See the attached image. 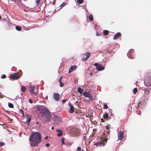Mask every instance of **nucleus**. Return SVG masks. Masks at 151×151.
Listing matches in <instances>:
<instances>
[{
	"label": "nucleus",
	"instance_id": "603ef678",
	"mask_svg": "<svg viewBox=\"0 0 151 151\" xmlns=\"http://www.w3.org/2000/svg\"><path fill=\"white\" fill-rule=\"evenodd\" d=\"M47 98H48L47 96V97H46V98H45V99H47Z\"/></svg>",
	"mask_w": 151,
	"mask_h": 151
},
{
	"label": "nucleus",
	"instance_id": "6e6552de",
	"mask_svg": "<svg viewBox=\"0 0 151 151\" xmlns=\"http://www.w3.org/2000/svg\"><path fill=\"white\" fill-rule=\"evenodd\" d=\"M53 119L54 122L58 123L60 122L61 118L60 117H59L58 116L54 115Z\"/></svg>",
	"mask_w": 151,
	"mask_h": 151
},
{
	"label": "nucleus",
	"instance_id": "3c124183",
	"mask_svg": "<svg viewBox=\"0 0 151 151\" xmlns=\"http://www.w3.org/2000/svg\"><path fill=\"white\" fill-rule=\"evenodd\" d=\"M139 105H140V103H139V104H138V107H139Z\"/></svg>",
	"mask_w": 151,
	"mask_h": 151
},
{
	"label": "nucleus",
	"instance_id": "a19ab883",
	"mask_svg": "<svg viewBox=\"0 0 151 151\" xmlns=\"http://www.w3.org/2000/svg\"><path fill=\"white\" fill-rule=\"evenodd\" d=\"M29 102L31 104L33 103V102L32 101V100L31 99L29 100Z\"/></svg>",
	"mask_w": 151,
	"mask_h": 151
},
{
	"label": "nucleus",
	"instance_id": "a18cd8bd",
	"mask_svg": "<svg viewBox=\"0 0 151 151\" xmlns=\"http://www.w3.org/2000/svg\"><path fill=\"white\" fill-rule=\"evenodd\" d=\"M101 121L102 122H104V119H101Z\"/></svg>",
	"mask_w": 151,
	"mask_h": 151
},
{
	"label": "nucleus",
	"instance_id": "37998d69",
	"mask_svg": "<svg viewBox=\"0 0 151 151\" xmlns=\"http://www.w3.org/2000/svg\"><path fill=\"white\" fill-rule=\"evenodd\" d=\"M46 146L47 147H48L49 146H50V145L49 143H47L46 144Z\"/></svg>",
	"mask_w": 151,
	"mask_h": 151
},
{
	"label": "nucleus",
	"instance_id": "72a5a7b5",
	"mask_svg": "<svg viewBox=\"0 0 151 151\" xmlns=\"http://www.w3.org/2000/svg\"><path fill=\"white\" fill-rule=\"evenodd\" d=\"M40 0H36V3L37 5H38L40 3Z\"/></svg>",
	"mask_w": 151,
	"mask_h": 151
},
{
	"label": "nucleus",
	"instance_id": "6ab92c4d",
	"mask_svg": "<svg viewBox=\"0 0 151 151\" xmlns=\"http://www.w3.org/2000/svg\"><path fill=\"white\" fill-rule=\"evenodd\" d=\"M69 112L70 113H73L74 112V107L73 106L71 105L70 108L69 110Z\"/></svg>",
	"mask_w": 151,
	"mask_h": 151
},
{
	"label": "nucleus",
	"instance_id": "f8f14e48",
	"mask_svg": "<svg viewBox=\"0 0 151 151\" xmlns=\"http://www.w3.org/2000/svg\"><path fill=\"white\" fill-rule=\"evenodd\" d=\"M124 137V133L123 131H120L118 134L119 139L122 140Z\"/></svg>",
	"mask_w": 151,
	"mask_h": 151
},
{
	"label": "nucleus",
	"instance_id": "f03ea898",
	"mask_svg": "<svg viewBox=\"0 0 151 151\" xmlns=\"http://www.w3.org/2000/svg\"><path fill=\"white\" fill-rule=\"evenodd\" d=\"M43 114H44L47 119L46 121L49 122L51 119L52 115L51 112L49 111L48 109H47Z\"/></svg>",
	"mask_w": 151,
	"mask_h": 151
},
{
	"label": "nucleus",
	"instance_id": "4d7b16f0",
	"mask_svg": "<svg viewBox=\"0 0 151 151\" xmlns=\"http://www.w3.org/2000/svg\"><path fill=\"white\" fill-rule=\"evenodd\" d=\"M90 74H92L91 73H90Z\"/></svg>",
	"mask_w": 151,
	"mask_h": 151
},
{
	"label": "nucleus",
	"instance_id": "7c9ffc66",
	"mask_svg": "<svg viewBox=\"0 0 151 151\" xmlns=\"http://www.w3.org/2000/svg\"><path fill=\"white\" fill-rule=\"evenodd\" d=\"M5 144L3 142H0V146L2 147Z\"/></svg>",
	"mask_w": 151,
	"mask_h": 151
},
{
	"label": "nucleus",
	"instance_id": "a878e982",
	"mask_svg": "<svg viewBox=\"0 0 151 151\" xmlns=\"http://www.w3.org/2000/svg\"><path fill=\"white\" fill-rule=\"evenodd\" d=\"M137 88H135L133 90V92L134 94H135L137 92Z\"/></svg>",
	"mask_w": 151,
	"mask_h": 151
},
{
	"label": "nucleus",
	"instance_id": "5701e85b",
	"mask_svg": "<svg viewBox=\"0 0 151 151\" xmlns=\"http://www.w3.org/2000/svg\"><path fill=\"white\" fill-rule=\"evenodd\" d=\"M16 29L18 31H21L22 30V28L20 26H17L15 27Z\"/></svg>",
	"mask_w": 151,
	"mask_h": 151
},
{
	"label": "nucleus",
	"instance_id": "2f4dec72",
	"mask_svg": "<svg viewBox=\"0 0 151 151\" xmlns=\"http://www.w3.org/2000/svg\"><path fill=\"white\" fill-rule=\"evenodd\" d=\"M6 76L4 74L2 75L1 77V78H6Z\"/></svg>",
	"mask_w": 151,
	"mask_h": 151
},
{
	"label": "nucleus",
	"instance_id": "09e8293b",
	"mask_svg": "<svg viewBox=\"0 0 151 151\" xmlns=\"http://www.w3.org/2000/svg\"><path fill=\"white\" fill-rule=\"evenodd\" d=\"M22 115H23V117H24V113H23V114H22Z\"/></svg>",
	"mask_w": 151,
	"mask_h": 151
},
{
	"label": "nucleus",
	"instance_id": "f3484780",
	"mask_svg": "<svg viewBox=\"0 0 151 151\" xmlns=\"http://www.w3.org/2000/svg\"><path fill=\"white\" fill-rule=\"evenodd\" d=\"M96 69L97 70H102L104 69V67L101 66L100 64H99L98 66L97 67Z\"/></svg>",
	"mask_w": 151,
	"mask_h": 151
},
{
	"label": "nucleus",
	"instance_id": "dca6fc26",
	"mask_svg": "<svg viewBox=\"0 0 151 151\" xmlns=\"http://www.w3.org/2000/svg\"><path fill=\"white\" fill-rule=\"evenodd\" d=\"M77 68V66L76 65H73L69 69V73H70L72 72L73 70H75Z\"/></svg>",
	"mask_w": 151,
	"mask_h": 151
},
{
	"label": "nucleus",
	"instance_id": "b1692460",
	"mask_svg": "<svg viewBox=\"0 0 151 151\" xmlns=\"http://www.w3.org/2000/svg\"><path fill=\"white\" fill-rule=\"evenodd\" d=\"M103 33L104 35H107L109 34V31L106 30H105L103 31Z\"/></svg>",
	"mask_w": 151,
	"mask_h": 151
},
{
	"label": "nucleus",
	"instance_id": "39448f33",
	"mask_svg": "<svg viewBox=\"0 0 151 151\" xmlns=\"http://www.w3.org/2000/svg\"><path fill=\"white\" fill-rule=\"evenodd\" d=\"M10 77L13 80H17L20 78V75L18 73H15L11 75Z\"/></svg>",
	"mask_w": 151,
	"mask_h": 151
},
{
	"label": "nucleus",
	"instance_id": "423d86ee",
	"mask_svg": "<svg viewBox=\"0 0 151 151\" xmlns=\"http://www.w3.org/2000/svg\"><path fill=\"white\" fill-rule=\"evenodd\" d=\"M134 50L131 49L129 50L127 54V55L129 58L133 59L134 57Z\"/></svg>",
	"mask_w": 151,
	"mask_h": 151
},
{
	"label": "nucleus",
	"instance_id": "de8ad7c7",
	"mask_svg": "<svg viewBox=\"0 0 151 151\" xmlns=\"http://www.w3.org/2000/svg\"><path fill=\"white\" fill-rule=\"evenodd\" d=\"M42 116H43L44 115V114H43V113H42Z\"/></svg>",
	"mask_w": 151,
	"mask_h": 151
},
{
	"label": "nucleus",
	"instance_id": "bb28decb",
	"mask_svg": "<svg viewBox=\"0 0 151 151\" xmlns=\"http://www.w3.org/2000/svg\"><path fill=\"white\" fill-rule=\"evenodd\" d=\"M8 106L9 108H12L14 107V105L13 104L10 103H8Z\"/></svg>",
	"mask_w": 151,
	"mask_h": 151
},
{
	"label": "nucleus",
	"instance_id": "e433bc0d",
	"mask_svg": "<svg viewBox=\"0 0 151 151\" xmlns=\"http://www.w3.org/2000/svg\"><path fill=\"white\" fill-rule=\"evenodd\" d=\"M19 112L22 114H23L24 111L22 109H19Z\"/></svg>",
	"mask_w": 151,
	"mask_h": 151
},
{
	"label": "nucleus",
	"instance_id": "c85d7f7f",
	"mask_svg": "<svg viewBox=\"0 0 151 151\" xmlns=\"http://www.w3.org/2000/svg\"><path fill=\"white\" fill-rule=\"evenodd\" d=\"M77 1L79 4H81L83 3V0H77Z\"/></svg>",
	"mask_w": 151,
	"mask_h": 151
},
{
	"label": "nucleus",
	"instance_id": "f257e3e1",
	"mask_svg": "<svg viewBox=\"0 0 151 151\" xmlns=\"http://www.w3.org/2000/svg\"><path fill=\"white\" fill-rule=\"evenodd\" d=\"M30 145L31 146L37 147L41 141V136L40 133L33 132L29 138Z\"/></svg>",
	"mask_w": 151,
	"mask_h": 151
},
{
	"label": "nucleus",
	"instance_id": "9b49d317",
	"mask_svg": "<svg viewBox=\"0 0 151 151\" xmlns=\"http://www.w3.org/2000/svg\"><path fill=\"white\" fill-rule=\"evenodd\" d=\"M53 98L55 100L58 101L60 100V95L58 93H55L53 95Z\"/></svg>",
	"mask_w": 151,
	"mask_h": 151
},
{
	"label": "nucleus",
	"instance_id": "79ce46f5",
	"mask_svg": "<svg viewBox=\"0 0 151 151\" xmlns=\"http://www.w3.org/2000/svg\"><path fill=\"white\" fill-rule=\"evenodd\" d=\"M66 100H65V99H64V100H63L62 101V103L63 104H64L65 103V102H66Z\"/></svg>",
	"mask_w": 151,
	"mask_h": 151
},
{
	"label": "nucleus",
	"instance_id": "7ed1b4c3",
	"mask_svg": "<svg viewBox=\"0 0 151 151\" xmlns=\"http://www.w3.org/2000/svg\"><path fill=\"white\" fill-rule=\"evenodd\" d=\"M36 109L40 111V114H43L48 109L44 106L38 105L36 107Z\"/></svg>",
	"mask_w": 151,
	"mask_h": 151
},
{
	"label": "nucleus",
	"instance_id": "8fccbe9b",
	"mask_svg": "<svg viewBox=\"0 0 151 151\" xmlns=\"http://www.w3.org/2000/svg\"><path fill=\"white\" fill-rule=\"evenodd\" d=\"M39 124V122H36V124Z\"/></svg>",
	"mask_w": 151,
	"mask_h": 151
},
{
	"label": "nucleus",
	"instance_id": "c756f323",
	"mask_svg": "<svg viewBox=\"0 0 151 151\" xmlns=\"http://www.w3.org/2000/svg\"><path fill=\"white\" fill-rule=\"evenodd\" d=\"M60 86L61 87H62L64 86V84L62 82H60Z\"/></svg>",
	"mask_w": 151,
	"mask_h": 151
},
{
	"label": "nucleus",
	"instance_id": "473e14b6",
	"mask_svg": "<svg viewBox=\"0 0 151 151\" xmlns=\"http://www.w3.org/2000/svg\"><path fill=\"white\" fill-rule=\"evenodd\" d=\"M104 108L105 109H107L108 108V106L106 104H104Z\"/></svg>",
	"mask_w": 151,
	"mask_h": 151
},
{
	"label": "nucleus",
	"instance_id": "0eeeda50",
	"mask_svg": "<svg viewBox=\"0 0 151 151\" xmlns=\"http://www.w3.org/2000/svg\"><path fill=\"white\" fill-rule=\"evenodd\" d=\"M83 95L86 97L89 98L90 99H93V96L90 92L85 91L83 93Z\"/></svg>",
	"mask_w": 151,
	"mask_h": 151
},
{
	"label": "nucleus",
	"instance_id": "9d476101",
	"mask_svg": "<svg viewBox=\"0 0 151 151\" xmlns=\"http://www.w3.org/2000/svg\"><path fill=\"white\" fill-rule=\"evenodd\" d=\"M91 55L90 53L86 52L85 54L83 55L82 59L83 61H85L89 58Z\"/></svg>",
	"mask_w": 151,
	"mask_h": 151
},
{
	"label": "nucleus",
	"instance_id": "5fc2aeb1",
	"mask_svg": "<svg viewBox=\"0 0 151 151\" xmlns=\"http://www.w3.org/2000/svg\"><path fill=\"white\" fill-rule=\"evenodd\" d=\"M82 151H84V150H82Z\"/></svg>",
	"mask_w": 151,
	"mask_h": 151
},
{
	"label": "nucleus",
	"instance_id": "412c9836",
	"mask_svg": "<svg viewBox=\"0 0 151 151\" xmlns=\"http://www.w3.org/2000/svg\"><path fill=\"white\" fill-rule=\"evenodd\" d=\"M109 117V116L108 115V113H105L103 115V118L104 119H107Z\"/></svg>",
	"mask_w": 151,
	"mask_h": 151
},
{
	"label": "nucleus",
	"instance_id": "6e6d98bb",
	"mask_svg": "<svg viewBox=\"0 0 151 151\" xmlns=\"http://www.w3.org/2000/svg\"><path fill=\"white\" fill-rule=\"evenodd\" d=\"M94 130H95V129H93V131H94Z\"/></svg>",
	"mask_w": 151,
	"mask_h": 151
},
{
	"label": "nucleus",
	"instance_id": "f704fd0d",
	"mask_svg": "<svg viewBox=\"0 0 151 151\" xmlns=\"http://www.w3.org/2000/svg\"><path fill=\"white\" fill-rule=\"evenodd\" d=\"M110 127L109 126H108V125L106 126V129L107 130H109V129Z\"/></svg>",
	"mask_w": 151,
	"mask_h": 151
},
{
	"label": "nucleus",
	"instance_id": "20e7f679",
	"mask_svg": "<svg viewBox=\"0 0 151 151\" xmlns=\"http://www.w3.org/2000/svg\"><path fill=\"white\" fill-rule=\"evenodd\" d=\"M110 131H109L106 132H105L104 134V141L107 142V141L110 138Z\"/></svg>",
	"mask_w": 151,
	"mask_h": 151
},
{
	"label": "nucleus",
	"instance_id": "2eb2a0df",
	"mask_svg": "<svg viewBox=\"0 0 151 151\" xmlns=\"http://www.w3.org/2000/svg\"><path fill=\"white\" fill-rule=\"evenodd\" d=\"M27 116H28L27 118V119L26 122V123L27 124V125H28L30 122L31 119V116L30 115H29L28 114H27Z\"/></svg>",
	"mask_w": 151,
	"mask_h": 151
},
{
	"label": "nucleus",
	"instance_id": "4468645a",
	"mask_svg": "<svg viewBox=\"0 0 151 151\" xmlns=\"http://www.w3.org/2000/svg\"><path fill=\"white\" fill-rule=\"evenodd\" d=\"M121 36V34L120 32H118L116 33L114 36L113 39L114 40H116L118 38L120 37Z\"/></svg>",
	"mask_w": 151,
	"mask_h": 151
},
{
	"label": "nucleus",
	"instance_id": "393cba45",
	"mask_svg": "<svg viewBox=\"0 0 151 151\" xmlns=\"http://www.w3.org/2000/svg\"><path fill=\"white\" fill-rule=\"evenodd\" d=\"M88 18L91 21H92L93 19V17L92 14H90L88 16Z\"/></svg>",
	"mask_w": 151,
	"mask_h": 151
},
{
	"label": "nucleus",
	"instance_id": "864d4df0",
	"mask_svg": "<svg viewBox=\"0 0 151 151\" xmlns=\"http://www.w3.org/2000/svg\"><path fill=\"white\" fill-rule=\"evenodd\" d=\"M47 136L45 138V139H47Z\"/></svg>",
	"mask_w": 151,
	"mask_h": 151
},
{
	"label": "nucleus",
	"instance_id": "a211bd4d",
	"mask_svg": "<svg viewBox=\"0 0 151 151\" xmlns=\"http://www.w3.org/2000/svg\"><path fill=\"white\" fill-rule=\"evenodd\" d=\"M56 131L58 132L57 135L58 137H60L63 134L62 131L60 130H57Z\"/></svg>",
	"mask_w": 151,
	"mask_h": 151
},
{
	"label": "nucleus",
	"instance_id": "49530a36",
	"mask_svg": "<svg viewBox=\"0 0 151 151\" xmlns=\"http://www.w3.org/2000/svg\"><path fill=\"white\" fill-rule=\"evenodd\" d=\"M54 129V127H52V128H51V129H52V130H53V129Z\"/></svg>",
	"mask_w": 151,
	"mask_h": 151
},
{
	"label": "nucleus",
	"instance_id": "c9c22d12",
	"mask_svg": "<svg viewBox=\"0 0 151 151\" xmlns=\"http://www.w3.org/2000/svg\"><path fill=\"white\" fill-rule=\"evenodd\" d=\"M77 150L78 151H81V147H78L77 148Z\"/></svg>",
	"mask_w": 151,
	"mask_h": 151
},
{
	"label": "nucleus",
	"instance_id": "c03bdc74",
	"mask_svg": "<svg viewBox=\"0 0 151 151\" xmlns=\"http://www.w3.org/2000/svg\"><path fill=\"white\" fill-rule=\"evenodd\" d=\"M55 1H56V0H54V2L53 3H52V4L53 5H54V4H55Z\"/></svg>",
	"mask_w": 151,
	"mask_h": 151
},
{
	"label": "nucleus",
	"instance_id": "1a4fd4ad",
	"mask_svg": "<svg viewBox=\"0 0 151 151\" xmlns=\"http://www.w3.org/2000/svg\"><path fill=\"white\" fill-rule=\"evenodd\" d=\"M105 142L104 140L102 139L101 141L96 143L94 145L99 147L104 146L105 145Z\"/></svg>",
	"mask_w": 151,
	"mask_h": 151
},
{
	"label": "nucleus",
	"instance_id": "4c0bfd02",
	"mask_svg": "<svg viewBox=\"0 0 151 151\" xmlns=\"http://www.w3.org/2000/svg\"><path fill=\"white\" fill-rule=\"evenodd\" d=\"M62 77H60L59 80H58V81L59 82H62Z\"/></svg>",
	"mask_w": 151,
	"mask_h": 151
},
{
	"label": "nucleus",
	"instance_id": "ddd939ff",
	"mask_svg": "<svg viewBox=\"0 0 151 151\" xmlns=\"http://www.w3.org/2000/svg\"><path fill=\"white\" fill-rule=\"evenodd\" d=\"M35 88L34 86H30V90L29 91L30 93L33 95L35 94V95L36 93L34 92Z\"/></svg>",
	"mask_w": 151,
	"mask_h": 151
},
{
	"label": "nucleus",
	"instance_id": "ea45409f",
	"mask_svg": "<svg viewBox=\"0 0 151 151\" xmlns=\"http://www.w3.org/2000/svg\"><path fill=\"white\" fill-rule=\"evenodd\" d=\"M98 65H99V64L98 63H95L93 65L96 66V68H97V66H98Z\"/></svg>",
	"mask_w": 151,
	"mask_h": 151
},
{
	"label": "nucleus",
	"instance_id": "aec40b11",
	"mask_svg": "<svg viewBox=\"0 0 151 151\" xmlns=\"http://www.w3.org/2000/svg\"><path fill=\"white\" fill-rule=\"evenodd\" d=\"M27 88L26 87L24 86H22L21 87V91L23 92H25L26 91Z\"/></svg>",
	"mask_w": 151,
	"mask_h": 151
},
{
	"label": "nucleus",
	"instance_id": "4be33fe9",
	"mask_svg": "<svg viewBox=\"0 0 151 151\" xmlns=\"http://www.w3.org/2000/svg\"><path fill=\"white\" fill-rule=\"evenodd\" d=\"M83 91V89L81 87H78V91L80 93H82Z\"/></svg>",
	"mask_w": 151,
	"mask_h": 151
},
{
	"label": "nucleus",
	"instance_id": "cd10ccee",
	"mask_svg": "<svg viewBox=\"0 0 151 151\" xmlns=\"http://www.w3.org/2000/svg\"><path fill=\"white\" fill-rule=\"evenodd\" d=\"M66 3L65 2H63L60 6L61 7V8L63 7L64 6H65L66 5Z\"/></svg>",
	"mask_w": 151,
	"mask_h": 151
},
{
	"label": "nucleus",
	"instance_id": "13d9d810",
	"mask_svg": "<svg viewBox=\"0 0 151 151\" xmlns=\"http://www.w3.org/2000/svg\"><path fill=\"white\" fill-rule=\"evenodd\" d=\"M77 102H78V101H76V103H77Z\"/></svg>",
	"mask_w": 151,
	"mask_h": 151
},
{
	"label": "nucleus",
	"instance_id": "58836bf2",
	"mask_svg": "<svg viewBox=\"0 0 151 151\" xmlns=\"http://www.w3.org/2000/svg\"><path fill=\"white\" fill-rule=\"evenodd\" d=\"M61 143L62 144H65V143L64 142V140L63 138L61 139Z\"/></svg>",
	"mask_w": 151,
	"mask_h": 151
}]
</instances>
